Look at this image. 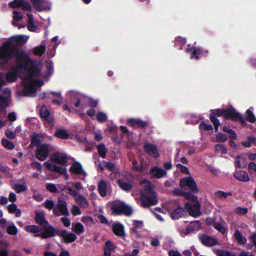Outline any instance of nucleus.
<instances>
[{
  "label": "nucleus",
  "mask_w": 256,
  "mask_h": 256,
  "mask_svg": "<svg viewBox=\"0 0 256 256\" xmlns=\"http://www.w3.org/2000/svg\"><path fill=\"white\" fill-rule=\"evenodd\" d=\"M141 202L142 206L144 208H149L158 202L154 184L150 182H148L144 186V191L141 194Z\"/></svg>",
  "instance_id": "nucleus-1"
},
{
  "label": "nucleus",
  "mask_w": 256,
  "mask_h": 256,
  "mask_svg": "<svg viewBox=\"0 0 256 256\" xmlns=\"http://www.w3.org/2000/svg\"><path fill=\"white\" fill-rule=\"evenodd\" d=\"M184 197L188 200H190L193 204L186 202L184 204V208L188 214L194 218L201 214L200 204L198 201V197L190 192H185Z\"/></svg>",
  "instance_id": "nucleus-2"
},
{
  "label": "nucleus",
  "mask_w": 256,
  "mask_h": 256,
  "mask_svg": "<svg viewBox=\"0 0 256 256\" xmlns=\"http://www.w3.org/2000/svg\"><path fill=\"white\" fill-rule=\"evenodd\" d=\"M14 51L10 42H4L0 46V68H4L13 58Z\"/></svg>",
  "instance_id": "nucleus-3"
},
{
  "label": "nucleus",
  "mask_w": 256,
  "mask_h": 256,
  "mask_svg": "<svg viewBox=\"0 0 256 256\" xmlns=\"http://www.w3.org/2000/svg\"><path fill=\"white\" fill-rule=\"evenodd\" d=\"M110 209L112 214L116 216L124 214L126 216H130L132 214V207L126 204L124 202H113L112 204Z\"/></svg>",
  "instance_id": "nucleus-4"
},
{
  "label": "nucleus",
  "mask_w": 256,
  "mask_h": 256,
  "mask_svg": "<svg viewBox=\"0 0 256 256\" xmlns=\"http://www.w3.org/2000/svg\"><path fill=\"white\" fill-rule=\"evenodd\" d=\"M16 62L18 68L27 69L32 63L31 58L24 51L18 52L16 54Z\"/></svg>",
  "instance_id": "nucleus-5"
},
{
  "label": "nucleus",
  "mask_w": 256,
  "mask_h": 256,
  "mask_svg": "<svg viewBox=\"0 0 256 256\" xmlns=\"http://www.w3.org/2000/svg\"><path fill=\"white\" fill-rule=\"evenodd\" d=\"M224 118L225 120H230L234 122L239 120L242 124L245 123L242 116L237 112L232 106L224 108Z\"/></svg>",
  "instance_id": "nucleus-6"
},
{
  "label": "nucleus",
  "mask_w": 256,
  "mask_h": 256,
  "mask_svg": "<svg viewBox=\"0 0 256 256\" xmlns=\"http://www.w3.org/2000/svg\"><path fill=\"white\" fill-rule=\"evenodd\" d=\"M186 53L190 54L191 59L195 58L199 60L202 56H206L208 54V50H204L202 48L192 46L190 44L187 45L186 50Z\"/></svg>",
  "instance_id": "nucleus-7"
},
{
  "label": "nucleus",
  "mask_w": 256,
  "mask_h": 256,
  "mask_svg": "<svg viewBox=\"0 0 256 256\" xmlns=\"http://www.w3.org/2000/svg\"><path fill=\"white\" fill-rule=\"evenodd\" d=\"M170 203H171L174 207H176L174 210L172 209L168 210L170 218L172 220H178L186 214V211L177 201L172 200Z\"/></svg>",
  "instance_id": "nucleus-8"
},
{
  "label": "nucleus",
  "mask_w": 256,
  "mask_h": 256,
  "mask_svg": "<svg viewBox=\"0 0 256 256\" xmlns=\"http://www.w3.org/2000/svg\"><path fill=\"white\" fill-rule=\"evenodd\" d=\"M180 186L184 189L188 188L190 192L194 194H197L199 192L195 180L190 176L182 178L180 180Z\"/></svg>",
  "instance_id": "nucleus-9"
},
{
  "label": "nucleus",
  "mask_w": 256,
  "mask_h": 256,
  "mask_svg": "<svg viewBox=\"0 0 256 256\" xmlns=\"http://www.w3.org/2000/svg\"><path fill=\"white\" fill-rule=\"evenodd\" d=\"M50 146L48 144H42L36 150V157L40 161L45 160L48 156Z\"/></svg>",
  "instance_id": "nucleus-10"
},
{
  "label": "nucleus",
  "mask_w": 256,
  "mask_h": 256,
  "mask_svg": "<svg viewBox=\"0 0 256 256\" xmlns=\"http://www.w3.org/2000/svg\"><path fill=\"white\" fill-rule=\"evenodd\" d=\"M34 7L38 12L49 10L51 4L48 0H30Z\"/></svg>",
  "instance_id": "nucleus-11"
},
{
  "label": "nucleus",
  "mask_w": 256,
  "mask_h": 256,
  "mask_svg": "<svg viewBox=\"0 0 256 256\" xmlns=\"http://www.w3.org/2000/svg\"><path fill=\"white\" fill-rule=\"evenodd\" d=\"M128 124L134 128L144 129L147 127L148 122L140 118H130L127 122Z\"/></svg>",
  "instance_id": "nucleus-12"
},
{
  "label": "nucleus",
  "mask_w": 256,
  "mask_h": 256,
  "mask_svg": "<svg viewBox=\"0 0 256 256\" xmlns=\"http://www.w3.org/2000/svg\"><path fill=\"white\" fill-rule=\"evenodd\" d=\"M144 148L146 152L150 156L154 158H158L160 156L157 146L154 144H145L144 145Z\"/></svg>",
  "instance_id": "nucleus-13"
},
{
  "label": "nucleus",
  "mask_w": 256,
  "mask_h": 256,
  "mask_svg": "<svg viewBox=\"0 0 256 256\" xmlns=\"http://www.w3.org/2000/svg\"><path fill=\"white\" fill-rule=\"evenodd\" d=\"M42 238H48L55 236V228L52 226L49 225L48 226L44 227V230L36 234Z\"/></svg>",
  "instance_id": "nucleus-14"
},
{
  "label": "nucleus",
  "mask_w": 256,
  "mask_h": 256,
  "mask_svg": "<svg viewBox=\"0 0 256 256\" xmlns=\"http://www.w3.org/2000/svg\"><path fill=\"white\" fill-rule=\"evenodd\" d=\"M70 172L78 176H82L84 177L86 172L83 170L82 164L78 162H74L70 168Z\"/></svg>",
  "instance_id": "nucleus-15"
},
{
  "label": "nucleus",
  "mask_w": 256,
  "mask_h": 256,
  "mask_svg": "<svg viewBox=\"0 0 256 256\" xmlns=\"http://www.w3.org/2000/svg\"><path fill=\"white\" fill-rule=\"evenodd\" d=\"M28 84L24 86L22 91L24 96H30L36 94V85L34 80H29Z\"/></svg>",
  "instance_id": "nucleus-16"
},
{
  "label": "nucleus",
  "mask_w": 256,
  "mask_h": 256,
  "mask_svg": "<svg viewBox=\"0 0 256 256\" xmlns=\"http://www.w3.org/2000/svg\"><path fill=\"white\" fill-rule=\"evenodd\" d=\"M9 6L12 8L20 6L24 10H30L32 8L30 4L24 0H14L9 3Z\"/></svg>",
  "instance_id": "nucleus-17"
},
{
  "label": "nucleus",
  "mask_w": 256,
  "mask_h": 256,
  "mask_svg": "<svg viewBox=\"0 0 256 256\" xmlns=\"http://www.w3.org/2000/svg\"><path fill=\"white\" fill-rule=\"evenodd\" d=\"M51 160L52 161L60 164H65L68 162L66 154L60 152L54 153L51 156Z\"/></svg>",
  "instance_id": "nucleus-18"
},
{
  "label": "nucleus",
  "mask_w": 256,
  "mask_h": 256,
  "mask_svg": "<svg viewBox=\"0 0 256 256\" xmlns=\"http://www.w3.org/2000/svg\"><path fill=\"white\" fill-rule=\"evenodd\" d=\"M60 235V237L62 238L64 242L66 244L74 242L77 238L74 234L68 232L66 230H62Z\"/></svg>",
  "instance_id": "nucleus-19"
},
{
  "label": "nucleus",
  "mask_w": 256,
  "mask_h": 256,
  "mask_svg": "<svg viewBox=\"0 0 256 256\" xmlns=\"http://www.w3.org/2000/svg\"><path fill=\"white\" fill-rule=\"evenodd\" d=\"M200 242L204 246H212L218 244V240L216 238L208 236L206 234H203L200 236Z\"/></svg>",
  "instance_id": "nucleus-20"
},
{
  "label": "nucleus",
  "mask_w": 256,
  "mask_h": 256,
  "mask_svg": "<svg viewBox=\"0 0 256 256\" xmlns=\"http://www.w3.org/2000/svg\"><path fill=\"white\" fill-rule=\"evenodd\" d=\"M201 228V222L200 220H196L191 222L187 226L185 234L188 235L191 232H194L199 230Z\"/></svg>",
  "instance_id": "nucleus-21"
},
{
  "label": "nucleus",
  "mask_w": 256,
  "mask_h": 256,
  "mask_svg": "<svg viewBox=\"0 0 256 256\" xmlns=\"http://www.w3.org/2000/svg\"><path fill=\"white\" fill-rule=\"evenodd\" d=\"M150 174L152 178H160L166 174V172L162 168L154 166L150 170Z\"/></svg>",
  "instance_id": "nucleus-22"
},
{
  "label": "nucleus",
  "mask_w": 256,
  "mask_h": 256,
  "mask_svg": "<svg viewBox=\"0 0 256 256\" xmlns=\"http://www.w3.org/2000/svg\"><path fill=\"white\" fill-rule=\"evenodd\" d=\"M234 176L237 180L242 182H247L250 180L248 174L242 170L235 171Z\"/></svg>",
  "instance_id": "nucleus-23"
},
{
  "label": "nucleus",
  "mask_w": 256,
  "mask_h": 256,
  "mask_svg": "<svg viewBox=\"0 0 256 256\" xmlns=\"http://www.w3.org/2000/svg\"><path fill=\"white\" fill-rule=\"evenodd\" d=\"M56 206L61 213V214L65 215L66 216H68L70 215L67 208V203L66 200H59Z\"/></svg>",
  "instance_id": "nucleus-24"
},
{
  "label": "nucleus",
  "mask_w": 256,
  "mask_h": 256,
  "mask_svg": "<svg viewBox=\"0 0 256 256\" xmlns=\"http://www.w3.org/2000/svg\"><path fill=\"white\" fill-rule=\"evenodd\" d=\"M41 136L40 134L33 132L30 136V144L29 146L30 148H33L35 146L38 147L40 146L41 143L40 140Z\"/></svg>",
  "instance_id": "nucleus-25"
},
{
  "label": "nucleus",
  "mask_w": 256,
  "mask_h": 256,
  "mask_svg": "<svg viewBox=\"0 0 256 256\" xmlns=\"http://www.w3.org/2000/svg\"><path fill=\"white\" fill-rule=\"evenodd\" d=\"M112 232L117 236L119 237L124 236L125 235L124 226L121 223H117L113 224Z\"/></svg>",
  "instance_id": "nucleus-26"
},
{
  "label": "nucleus",
  "mask_w": 256,
  "mask_h": 256,
  "mask_svg": "<svg viewBox=\"0 0 256 256\" xmlns=\"http://www.w3.org/2000/svg\"><path fill=\"white\" fill-rule=\"evenodd\" d=\"M34 220L37 224L41 226L48 224V222L46 220L45 215L42 212H36Z\"/></svg>",
  "instance_id": "nucleus-27"
},
{
  "label": "nucleus",
  "mask_w": 256,
  "mask_h": 256,
  "mask_svg": "<svg viewBox=\"0 0 256 256\" xmlns=\"http://www.w3.org/2000/svg\"><path fill=\"white\" fill-rule=\"evenodd\" d=\"M8 98L6 96L0 95V112L5 110L8 106ZM3 126V122L0 120V129Z\"/></svg>",
  "instance_id": "nucleus-28"
},
{
  "label": "nucleus",
  "mask_w": 256,
  "mask_h": 256,
  "mask_svg": "<svg viewBox=\"0 0 256 256\" xmlns=\"http://www.w3.org/2000/svg\"><path fill=\"white\" fill-rule=\"evenodd\" d=\"M27 41L24 36L22 35L14 36L8 42H10V46L11 47V44L14 42L18 46H22Z\"/></svg>",
  "instance_id": "nucleus-29"
},
{
  "label": "nucleus",
  "mask_w": 256,
  "mask_h": 256,
  "mask_svg": "<svg viewBox=\"0 0 256 256\" xmlns=\"http://www.w3.org/2000/svg\"><path fill=\"white\" fill-rule=\"evenodd\" d=\"M247 165L246 159V158L242 157L240 155L236 156L234 162V166L236 168H242L246 167Z\"/></svg>",
  "instance_id": "nucleus-30"
},
{
  "label": "nucleus",
  "mask_w": 256,
  "mask_h": 256,
  "mask_svg": "<svg viewBox=\"0 0 256 256\" xmlns=\"http://www.w3.org/2000/svg\"><path fill=\"white\" fill-rule=\"evenodd\" d=\"M18 77V70L17 68H12L6 74V79L8 82H14Z\"/></svg>",
  "instance_id": "nucleus-31"
},
{
  "label": "nucleus",
  "mask_w": 256,
  "mask_h": 256,
  "mask_svg": "<svg viewBox=\"0 0 256 256\" xmlns=\"http://www.w3.org/2000/svg\"><path fill=\"white\" fill-rule=\"evenodd\" d=\"M107 183L104 180H101L98 184V192L100 196L104 197L106 195Z\"/></svg>",
  "instance_id": "nucleus-32"
},
{
  "label": "nucleus",
  "mask_w": 256,
  "mask_h": 256,
  "mask_svg": "<svg viewBox=\"0 0 256 256\" xmlns=\"http://www.w3.org/2000/svg\"><path fill=\"white\" fill-rule=\"evenodd\" d=\"M117 184L122 190L126 192H129L132 188V186L130 183L126 182L120 178L117 180Z\"/></svg>",
  "instance_id": "nucleus-33"
},
{
  "label": "nucleus",
  "mask_w": 256,
  "mask_h": 256,
  "mask_svg": "<svg viewBox=\"0 0 256 256\" xmlns=\"http://www.w3.org/2000/svg\"><path fill=\"white\" fill-rule=\"evenodd\" d=\"M224 108L210 110V114L209 115V118L210 121H212V117H214L215 119H218L216 117H220L222 116L224 117Z\"/></svg>",
  "instance_id": "nucleus-34"
},
{
  "label": "nucleus",
  "mask_w": 256,
  "mask_h": 256,
  "mask_svg": "<svg viewBox=\"0 0 256 256\" xmlns=\"http://www.w3.org/2000/svg\"><path fill=\"white\" fill-rule=\"evenodd\" d=\"M132 225L133 226L130 228V230L138 234V230L143 228L144 222L142 220H134Z\"/></svg>",
  "instance_id": "nucleus-35"
},
{
  "label": "nucleus",
  "mask_w": 256,
  "mask_h": 256,
  "mask_svg": "<svg viewBox=\"0 0 256 256\" xmlns=\"http://www.w3.org/2000/svg\"><path fill=\"white\" fill-rule=\"evenodd\" d=\"M72 230L78 235H80L84 232L83 225L80 222L72 223Z\"/></svg>",
  "instance_id": "nucleus-36"
},
{
  "label": "nucleus",
  "mask_w": 256,
  "mask_h": 256,
  "mask_svg": "<svg viewBox=\"0 0 256 256\" xmlns=\"http://www.w3.org/2000/svg\"><path fill=\"white\" fill-rule=\"evenodd\" d=\"M234 236L239 244H243L246 243V238L242 236V234L238 229L235 230Z\"/></svg>",
  "instance_id": "nucleus-37"
},
{
  "label": "nucleus",
  "mask_w": 256,
  "mask_h": 256,
  "mask_svg": "<svg viewBox=\"0 0 256 256\" xmlns=\"http://www.w3.org/2000/svg\"><path fill=\"white\" fill-rule=\"evenodd\" d=\"M26 230L28 232L34 234V236L38 237L36 234H38L41 232L42 229L39 226L36 225H30L26 226Z\"/></svg>",
  "instance_id": "nucleus-38"
},
{
  "label": "nucleus",
  "mask_w": 256,
  "mask_h": 256,
  "mask_svg": "<svg viewBox=\"0 0 256 256\" xmlns=\"http://www.w3.org/2000/svg\"><path fill=\"white\" fill-rule=\"evenodd\" d=\"M97 150L98 155L101 158H104L106 157V154L108 151V149L104 144L97 145Z\"/></svg>",
  "instance_id": "nucleus-39"
},
{
  "label": "nucleus",
  "mask_w": 256,
  "mask_h": 256,
  "mask_svg": "<svg viewBox=\"0 0 256 256\" xmlns=\"http://www.w3.org/2000/svg\"><path fill=\"white\" fill-rule=\"evenodd\" d=\"M29 76L28 77V80H34L32 78L34 76H38L40 73V69L36 66H32L28 70Z\"/></svg>",
  "instance_id": "nucleus-40"
},
{
  "label": "nucleus",
  "mask_w": 256,
  "mask_h": 256,
  "mask_svg": "<svg viewBox=\"0 0 256 256\" xmlns=\"http://www.w3.org/2000/svg\"><path fill=\"white\" fill-rule=\"evenodd\" d=\"M54 135L55 136L62 139H67L69 137V134L64 129L57 130Z\"/></svg>",
  "instance_id": "nucleus-41"
},
{
  "label": "nucleus",
  "mask_w": 256,
  "mask_h": 256,
  "mask_svg": "<svg viewBox=\"0 0 256 256\" xmlns=\"http://www.w3.org/2000/svg\"><path fill=\"white\" fill-rule=\"evenodd\" d=\"M186 38L182 36H178L175 38L174 46H180V49L182 50V46L186 44Z\"/></svg>",
  "instance_id": "nucleus-42"
},
{
  "label": "nucleus",
  "mask_w": 256,
  "mask_h": 256,
  "mask_svg": "<svg viewBox=\"0 0 256 256\" xmlns=\"http://www.w3.org/2000/svg\"><path fill=\"white\" fill-rule=\"evenodd\" d=\"M98 166L101 171H102L105 168H108L110 171H113L114 169L115 164L114 163L112 162H105L104 166H103L100 164H99Z\"/></svg>",
  "instance_id": "nucleus-43"
},
{
  "label": "nucleus",
  "mask_w": 256,
  "mask_h": 256,
  "mask_svg": "<svg viewBox=\"0 0 256 256\" xmlns=\"http://www.w3.org/2000/svg\"><path fill=\"white\" fill-rule=\"evenodd\" d=\"M46 48L44 45H40L34 48V54L36 56H42L46 52Z\"/></svg>",
  "instance_id": "nucleus-44"
},
{
  "label": "nucleus",
  "mask_w": 256,
  "mask_h": 256,
  "mask_svg": "<svg viewBox=\"0 0 256 256\" xmlns=\"http://www.w3.org/2000/svg\"><path fill=\"white\" fill-rule=\"evenodd\" d=\"M50 113L45 106H42L40 110V115L41 118L47 119L50 116Z\"/></svg>",
  "instance_id": "nucleus-45"
},
{
  "label": "nucleus",
  "mask_w": 256,
  "mask_h": 256,
  "mask_svg": "<svg viewBox=\"0 0 256 256\" xmlns=\"http://www.w3.org/2000/svg\"><path fill=\"white\" fill-rule=\"evenodd\" d=\"M75 200L76 202L84 207H86L88 206V202L86 198L81 194L77 195L75 198Z\"/></svg>",
  "instance_id": "nucleus-46"
},
{
  "label": "nucleus",
  "mask_w": 256,
  "mask_h": 256,
  "mask_svg": "<svg viewBox=\"0 0 256 256\" xmlns=\"http://www.w3.org/2000/svg\"><path fill=\"white\" fill-rule=\"evenodd\" d=\"M199 128L201 130L206 132L210 131L212 132L214 130L212 124H208L203 121L201 122L199 126Z\"/></svg>",
  "instance_id": "nucleus-47"
},
{
  "label": "nucleus",
  "mask_w": 256,
  "mask_h": 256,
  "mask_svg": "<svg viewBox=\"0 0 256 256\" xmlns=\"http://www.w3.org/2000/svg\"><path fill=\"white\" fill-rule=\"evenodd\" d=\"M246 119L249 122L254 123L256 122V118L254 113L250 110L248 109L246 111Z\"/></svg>",
  "instance_id": "nucleus-48"
},
{
  "label": "nucleus",
  "mask_w": 256,
  "mask_h": 256,
  "mask_svg": "<svg viewBox=\"0 0 256 256\" xmlns=\"http://www.w3.org/2000/svg\"><path fill=\"white\" fill-rule=\"evenodd\" d=\"M44 164L47 169L50 171L57 172L58 170H59V166H56L48 162H46Z\"/></svg>",
  "instance_id": "nucleus-49"
},
{
  "label": "nucleus",
  "mask_w": 256,
  "mask_h": 256,
  "mask_svg": "<svg viewBox=\"0 0 256 256\" xmlns=\"http://www.w3.org/2000/svg\"><path fill=\"white\" fill-rule=\"evenodd\" d=\"M132 170L135 172H142L146 168L144 166L143 162L139 166H137L138 162L136 160H134L132 162Z\"/></svg>",
  "instance_id": "nucleus-50"
},
{
  "label": "nucleus",
  "mask_w": 256,
  "mask_h": 256,
  "mask_svg": "<svg viewBox=\"0 0 256 256\" xmlns=\"http://www.w3.org/2000/svg\"><path fill=\"white\" fill-rule=\"evenodd\" d=\"M62 190H67L66 192L73 196H76L78 195V192L70 186H63L62 188Z\"/></svg>",
  "instance_id": "nucleus-51"
},
{
  "label": "nucleus",
  "mask_w": 256,
  "mask_h": 256,
  "mask_svg": "<svg viewBox=\"0 0 256 256\" xmlns=\"http://www.w3.org/2000/svg\"><path fill=\"white\" fill-rule=\"evenodd\" d=\"M14 189L18 194L24 192L27 190V186L22 184H16L13 186Z\"/></svg>",
  "instance_id": "nucleus-52"
},
{
  "label": "nucleus",
  "mask_w": 256,
  "mask_h": 256,
  "mask_svg": "<svg viewBox=\"0 0 256 256\" xmlns=\"http://www.w3.org/2000/svg\"><path fill=\"white\" fill-rule=\"evenodd\" d=\"M2 145L8 150H12L14 148V144L6 138H2Z\"/></svg>",
  "instance_id": "nucleus-53"
},
{
  "label": "nucleus",
  "mask_w": 256,
  "mask_h": 256,
  "mask_svg": "<svg viewBox=\"0 0 256 256\" xmlns=\"http://www.w3.org/2000/svg\"><path fill=\"white\" fill-rule=\"evenodd\" d=\"M107 120L108 116L105 113L100 112H97V121L102 123L106 122Z\"/></svg>",
  "instance_id": "nucleus-54"
},
{
  "label": "nucleus",
  "mask_w": 256,
  "mask_h": 256,
  "mask_svg": "<svg viewBox=\"0 0 256 256\" xmlns=\"http://www.w3.org/2000/svg\"><path fill=\"white\" fill-rule=\"evenodd\" d=\"M228 139L226 134H223L221 132H218L216 136V140L218 142H224Z\"/></svg>",
  "instance_id": "nucleus-55"
},
{
  "label": "nucleus",
  "mask_w": 256,
  "mask_h": 256,
  "mask_svg": "<svg viewBox=\"0 0 256 256\" xmlns=\"http://www.w3.org/2000/svg\"><path fill=\"white\" fill-rule=\"evenodd\" d=\"M216 195L220 199H224L226 198L228 196H232V193L230 192H226L222 190H218L216 192Z\"/></svg>",
  "instance_id": "nucleus-56"
},
{
  "label": "nucleus",
  "mask_w": 256,
  "mask_h": 256,
  "mask_svg": "<svg viewBox=\"0 0 256 256\" xmlns=\"http://www.w3.org/2000/svg\"><path fill=\"white\" fill-rule=\"evenodd\" d=\"M6 232L9 234L14 236L17 234L18 230L16 226L12 224V225L8 226Z\"/></svg>",
  "instance_id": "nucleus-57"
},
{
  "label": "nucleus",
  "mask_w": 256,
  "mask_h": 256,
  "mask_svg": "<svg viewBox=\"0 0 256 256\" xmlns=\"http://www.w3.org/2000/svg\"><path fill=\"white\" fill-rule=\"evenodd\" d=\"M215 150L216 152H221L223 154H226L227 153V148L226 146L224 144H216L215 146Z\"/></svg>",
  "instance_id": "nucleus-58"
},
{
  "label": "nucleus",
  "mask_w": 256,
  "mask_h": 256,
  "mask_svg": "<svg viewBox=\"0 0 256 256\" xmlns=\"http://www.w3.org/2000/svg\"><path fill=\"white\" fill-rule=\"evenodd\" d=\"M46 189L52 193H56L58 192V189L56 185L54 184L49 183L46 184Z\"/></svg>",
  "instance_id": "nucleus-59"
},
{
  "label": "nucleus",
  "mask_w": 256,
  "mask_h": 256,
  "mask_svg": "<svg viewBox=\"0 0 256 256\" xmlns=\"http://www.w3.org/2000/svg\"><path fill=\"white\" fill-rule=\"evenodd\" d=\"M213 226L216 230L219 231L222 234L225 233V232H226L225 228L222 226L220 222H216L214 224Z\"/></svg>",
  "instance_id": "nucleus-60"
},
{
  "label": "nucleus",
  "mask_w": 256,
  "mask_h": 256,
  "mask_svg": "<svg viewBox=\"0 0 256 256\" xmlns=\"http://www.w3.org/2000/svg\"><path fill=\"white\" fill-rule=\"evenodd\" d=\"M234 212L239 214L244 215L248 212V209L246 208L238 206L235 209Z\"/></svg>",
  "instance_id": "nucleus-61"
},
{
  "label": "nucleus",
  "mask_w": 256,
  "mask_h": 256,
  "mask_svg": "<svg viewBox=\"0 0 256 256\" xmlns=\"http://www.w3.org/2000/svg\"><path fill=\"white\" fill-rule=\"evenodd\" d=\"M13 14H14V16H13V18H14V22H13V24L14 25V26H16V24H14V20H22L23 18V16L18 12L16 11V10H14L13 11Z\"/></svg>",
  "instance_id": "nucleus-62"
},
{
  "label": "nucleus",
  "mask_w": 256,
  "mask_h": 256,
  "mask_svg": "<svg viewBox=\"0 0 256 256\" xmlns=\"http://www.w3.org/2000/svg\"><path fill=\"white\" fill-rule=\"evenodd\" d=\"M71 212L74 216H78L82 214L80 208L76 205L72 206Z\"/></svg>",
  "instance_id": "nucleus-63"
},
{
  "label": "nucleus",
  "mask_w": 256,
  "mask_h": 256,
  "mask_svg": "<svg viewBox=\"0 0 256 256\" xmlns=\"http://www.w3.org/2000/svg\"><path fill=\"white\" fill-rule=\"evenodd\" d=\"M218 256H235L232 252L228 250L220 251L218 252Z\"/></svg>",
  "instance_id": "nucleus-64"
}]
</instances>
